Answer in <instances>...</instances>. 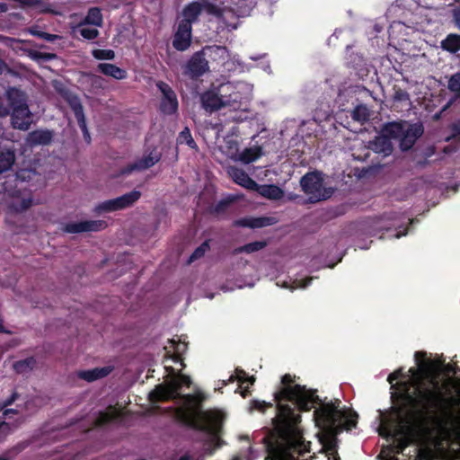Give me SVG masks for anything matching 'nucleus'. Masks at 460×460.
Segmentation results:
<instances>
[{"label":"nucleus","mask_w":460,"mask_h":460,"mask_svg":"<svg viewBox=\"0 0 460 460\" xmlns=\"http://www.w3.org/2000/svg\"><path fill=\"white\" fill-rule=\"evenodd\" d=\"M178 143L179 144H186L191 148L196 147V144L190 135L189 128H187L180 133V135L178 137Z\"/></svg>","instance_id":"nucleus-40"},{"label":"nucleus","mask_w":460,"mask_h":460,"mask_svg":"<svg viewBox=\"0 0 460 460\" xmlns=\"http://www.w3.org/2000/svg\"><path fill=\"white\" fill-rule=\"evenodd\" d=\"M8 114V109L0 102V117L6 116Z\"/></svg>","instance_id":"nucleus-50"},{"label":"nucleus","mask_w":460,"mask_h":460,"mask_svg":"<svg viewBox=\"0 0 460 460\" xmlns=\"http://www.w3.org/2000/svg\"><path fill=\"white\" fill-rule=\"evenodd\" d=\"M253 86L246 82H227L220 84V94L225 99L226 108L240 109L252 98Z\"/></svg>","instance_id":"nucleus-5"},{"label":"nucleus","mask_w":460,"mask_h":460,"mask_svg":"<svg viewBox=\"0 0 460 460\" xmlns=\"http://www.w3.org/2000/svg\"><path fill=\"white\" fill-rule=\"evenodd\" d=\"M35 364L33 358H26L24 360L18 361L14 364V368L17 372H26L28 369H31Z\"/></svg>","instance_id":"nucleus-41"},{"label":"nucleus","mask_w":460,"mask_h":460,"mask_svg":"<svg viewBox=\"0 0 460 460\" xmlns=\"http://www.w3.org/2000/svg\"><path fill=\"white\" fill-rule=\"evenodd\" d=\"M17 180L21 182L37 181L39 179V175L35 172V171L31 169H22L16 174Z\"/></svg>","instance_id":"nucleus-37"},{"label":"nucleus","mask_w":460,"mask_h":460,"mask_svg":"<svg viewBox=\"0 0 460 460\" xmlns=\"http://www.w3.org/2000/svg\"><path fill=\"white\" fill-rule=\"evenodd\" d=\"M301 187L311 202H316L331 197L332 190L323 186V179L319 172L305 174L300 181Z\"/></svg>","instance_id":"nucleus-8"},{"label":"nucleus","mask_w":460,"mask_h":460,"mask_svg":"<svg viewBox=\"0 0 460 460\" xmlns=\"http://www.w3.org/2000/svg\"><path fill=\"white\" fill-rule=\"evenodd\" d=\"M52 138L51 132L49 130H37L29 134L27 142L30 145H45Z\"/></svg>","instance_id":"nucleus-30"},{"label":"nucleus","mask_w":460,"mask_h":460,"mask_svg":"<svg viewBox=\"0 0 460 460\" xmlns=\"http://www.w3.org/2000/svg\"><path fill=\"white\" fill-rule=\"evenodd\" d=\"M11 413H13V410H6V411H4V414L5 416H8V415H9V414H11Z\"/></svg>","instance_id":"nucleus-56"},{"label":"nucleus","mask_w":460,"mask_h":460,"mask_svg":"<svg viewBox=\"0 0 460 460\" xmlns=\"http://www.w3.org/2000/svg\"><path fill=\"white\" fill-rule=\"evenodd\" d=\"M92 54L99 60H112L115 58V52L111 49H93Z\"/></svg>","instance_id":"nucleus-39"},{"label":"nucleus","mask_w":460,"mask_h":460,"mask_svg":"<svg viewBox=\"0 0 460 460\" xmlns=\"http://www.w3.org/2000/svg\"><path fill=\"white\" fill-rule=\"evenodd\" d=\"M282 387L276 393L278 413L274 419V429L278 435L276 443L268 446V460H307L309 443H305L297 427L300 415L288 405L292 402L300 411H309L318 404L315 391L300 385L290 375L281 380ZM232 460H252L248 456H235Z\"/></svg>","instance_id":"nucleus-3"},{"label":"nucleus","mask_w":460,"mask_h":460,"mask_svg":"<svg viewBox=\"0 0 460 460\" xmlns=\"http://www.w3.org/2000/svg\"><path fill=\"white\" fill-rule=\"evenodd\" d=\"M209 52V56L218 63H221L226 66L227 70H235L238 67L240 70H243L239 59L234 56L231 58L228 50L225 47L221 46H211L207 49Z\"/></svg>","instance_id":"nucleus-10"},{"label":"nucleus","mask_w":460,"mask_h":460,"mask_svg":"<svg viewBox=\"0 0 460 460\" xmlns=\"http://www.w3.org/2000/svg\"><path fill=\"white\" fill-rule=\"evenodd\" d=\"M85 23L81 22L78 25V32L80 35L86 40H93L99 35V31L96 28L86 27Z\"/></svg>","instance_id":"nucleus-36"},{"label":"nucleus","mask_w":460,"mask_h":460,"mask_svg":"<svg viewBox=\"0 0 460 460\" xmlns=\"http://www.w3.org/2000/svg\"><path fill=\"white\" fill-rule=\"evenodd\" d=\"M264 245H265V243H263V242H254V243L246 244L243 247H241L239 249V252H244L247 253H251V252H253L262 249L264 247Z\"/></svg>","instance_id":"nucleus-44"},{"label":"nucleus","mask_w":460,"mask_h":460,"mask_svg":"<svg viewBox=\"0 0 460 460\" xmlns=\"http://www.w3.org/2000/svg\"><path fill=\"white\" fill-rule=\"evenodd\" d=\"M191 41V25L189 22H181L175 32L172 46L180 51L186 50Z\"/></svg>","instance_id":"nucleus-14"},{"label":"nucleus","mask_w":460,"mask_h":460,"mask_svg":"<svg viewBox=\"0 0 460 460\" xmlns=\"http://www.w3.org/2000/svg\"><path fill=\"white\" fill-rule=\"evenodd\" d=\"M414 361L416 367L407 372L399 368L388 376L396 402L390 411H377L376 420L380 436L401 443H405L411 433L410 410L450 420L454 408L460 405V368L421 351L415 353Z\"/></svg>","instance_id":"nucleus-1"},{"label":"nucleus","mask_w":460,"mask_h":460,"mask_svg":"<svg viewBox=\"0 0 460 460\" xmlns=\"http://www.w3.org/2000/svg\"><path fill=\"white\" fill-rule=\"evenodd\" d=\"M140 196L141 193L138 190H133L116 199L105 200L98 204L95 207L94 211L101 214L124 209L132 206L137 200H138Z\"/></svg>","instance_id":"nucleus-9"},{"label":"nucleus","mask_w":460,"mask_h":460,"mask_svg":"<svg viewBox=\"0 0 460 460\" xmlns=\"http://www.w3.org/2000/svg\"><path fill=\"white\" fill-rule=\"evenodd\" d=\"M22 93L17 89H11L10 91H8V97L11 100L14 97H22Z\"/></svg>","instance_id":"nucleus-48"},{"label":"nucleus","mask_w":460,"mask_h":460,"mask_svg":"<svg viewBox=\"0 0 460 460\" xmlns=\"http://www.w3.org/2000/svg\"><path fill=\"white\" fill-rule=\"evenodd\" d=\"M209 246L208 243H202L196 251L192 253L190 257V261H194L198 258H200L204 255V253L208 250Z\"/></svg>","instance_id":"nucleus-46"},{"label":"nucleus","mask_w":460,"mask_h":460,"mask_svg":"<svg viewBox=\"0 0 460 460\" xmlns=\"http://www.w3.org/2000/svg\"><path fill=\"white\" fill-rule=\"evenodd\" d=\"M312 278H306V279H295V280H289V281H278L277 282V285L281 287V288H288L289 290H295V289H297V288H307L311 281H312Z\"/></svg>","instance_id":"nucleus-33"},{"label":"nucleus","mask_w":460,"mask_h":460,"mask_svg":"<svg viewBox=\"0 0 460 460\" xmlns=\"http://www.w3.org/2000/svg\"><path fill=\"white\" fill-rule=\"evenodd\" d=\"M208 67V62L204 58L203 55L196 53L186 65L185 74L191 77H197L205 73Z\"/></svg>","instance_id":"nucleus-18"},{"label":"nucleus","mask_w":460,"mask_h":460,"mask_svg":"<svg viewBox=\"0 0 460 460\" xmlns=\"http://www.w3.org/2000/svg\"><path fill=\"white\" fill-rule=\"evenodd\" d=\"M234 381L239 383V387L235 392L240 393L243 397H246L249 394V385H252L255 379L253 376L247 377L244 371L236 369L234 374L229 377L227 382Z\"/></svg>","instance_id":"nucleus-20"},{"label":"nucleus","mask_w":460,"mask_h":460,"mask_svg":"<svg viewBox=\"0 0 460 460\" xmlns=\"http://www.w3.org/2000/svg\"><path fill=\"white\" fill-rule=\"evenodd\" d=\"M157 87L162 93L161 110L165 114H172L178 109V101L172 88L164 82L157 83Z\"/></svg>","instance_id":"nucleus-12"},{"label":"nucleus","mask_w":460,"mask_h":460,"mask_svg":"<svg viewBox=\"0 0 460 460\" xmlns=\"http://www.w3.org/2000/svg\"><path fill=\"white\" fill-rule=\"evenodd\" d=\"M455 20H456L457 26L460 28V10L456 11Z\"/></svg>","instance_id":"nucleus-51"},{"label":"nucleus","mask_w":460,"mask_h":460,"mask_svg":"<svg viewBox=\"0 0 460 460\" xmlns=\"http://www.w3.org/2000/svg\"><path fill=\"white\" fill-rule=\"evenodd\" d=\"M68 102H69V104H70L72 110L75 112V116L78 121V124H79L81 129L84 132V137H88L89 135H88V131H87V128H86L83 107H82L78 98L75 96H69Z\"/></svg>","instance_id":"nucleus-24"},{"label":"nucleus","mask_w":460,"mask_h":460,"mask_svg":"<svg viewBox=\"0 0 460 460\" xmlns=\"http://www.w3.org/2000/svg\"><path fill=\"white\" fill-rule=\"evenodd\" d=\"M112 369L113 367L111 366H105L92 369L80 370L77 372L76 376L87 382H93L107 376Z\"/></svg>","instance_id":"nucleus-19"},{"label":"nucleus","mask_w":460,"mask_h":460,"mask_svg":"<svg viewBox=\"0 0 460 460\" xmlns=\"http://www.w3.org/2000/svg\"><path fill=\"white\" fill-rule=\"evenodd\" d=\"M237 224L243 226L257 228L270 225L271 219L268 217H247L239 220Z\"/></svg>","instance_id":"nucleus-32"},{"label":"nucleus","mask_w":460,"mask_h":460,"mask_svg":"<svg viewBox=\"0 0 460 460\" xmlns=\"http://www.w3.org/2000/svg\"><path fill=\"white\" fill-rule=\"evenodd\" d=\"M352 118L357 121L364 122L369 118V111L366 106L358 105L353 110Z\"/></svg>","instance_id":"nucleus-38"},{"label":"nucleus","mask_w":460,"mask_h":460,"mask_svg":"<svg viewBox=\"0 0 460 460\" xmlns=\"http://www.w3.org/2000/svg\"><path fill=\"white\" fill-rule=\"evenodd\" d=\"M98 70L105 75L111 76L117 80H123L128 76L126 70L110 63L99 64Z\"/></svg>","instance_id":"nucleus-25"},{"label":"nucleus","mask_w":460,"mask_h":460,"mask_svg":"<svg viewBox=\"0 0 460 460\" xmlns=\"http://www.w3.org/2000/svg\"><path fill=\"white\" fill-rule=\"evenodd\" d=\"M452 134L450 137H447V140H449L452 137H456L457 136H460V119L455 121L450 126Z\"/></svg>","instance_id":"nucleus-47"},{"label":"nucleus","mask_w":460,"mask_h":460,"mask_svg":"<svg viewBox=\"0 0 460 460\" xmlns=\"http://www.w3.org/2000/svg\"><path fill=\"white\" fill-rule=\"evenodd\" d=\"M220 150L228 158L236 161L239 154L238 142L234 137H226L224 140V144L220 146Z\"/></svg>","instance_id":"nucleus-29"},{"label":"nucleus","mask_w":460,"mask_h":460,"mask_svg":"<svg viewBox=\"0 0 460 460\" xmlns=\"http://www.w3.org/2000/svg\"><path fill=\"white\" fill-rule=\"evenodd\" d=\"M383 218L381 217H378V218H374V219H371L367 222V231L370 233V234H373V233H376L379 230H382L384 228V226H383Z\"/></svg>","instance_id":"nucleus-43"},{"label":"nucleus","mask_w":460,"mask_h":460,"mask_svg":"<svg viewBox=\"0 0 460 460\" xmlns=\"http://www.w3.org/2000/svg\"><path fill=\"white\" fill-rule=\"evenodd\" d=\"M83 23L93 25L95 27H102V14L99 8L93 7L89 9Z\"/></svg>","instance_id":"nucleus-31"},{"label":"nucleus","mask_w":460,"mask_h":460,"mask_svg":"<svg viewBox=\"0 0 460 460\" xmlns=\"http://www.w3.org/2000/svg\"><path fill=\"white\" fill-rule=\"evenodd\" d=\"M358 415L340 400L319 402L314 413L317 434L327 460H339L336 434L350 430L357 425Z\"/></svg>","instance_id":"nucleus-4"},{"label":"nucleus","mask_w":460,"mask_h":460,"mask_svg":"<svg viewBox=\"0 0 460 460\" xmlns=\"http://www.w3.org/2000/svg\"><path fill=\"white\" fill-rule=\"evenodd\" d=\"M31 204V194L28 192L15 194L13 197L10 208L20 212L28 208Z\"/></svg>","instance_id":"nucleus-28"},{"label":"nucleus","mask_w":460,"mask_h":460,"mask_svg":"<svg viewBox=\"0 0 460 460\" xmlns=\"http://www.w3.org/2000/svg\"><path fill=\"white\" fill-rule=\"evenodd\" d=\"M128 412L127 410L120 407L110 406L104 412L101 413L98 420V425H103L111 421L116 420L124 416Z\"/></svg>","instance_id":"nucleus-23"},{"label":"nucleus","mask_w":460,"mask_h":460,"mask_svg":"<svg viewBox=\"0 0 460 460\" xmlns=\"http://www.w3.org/2000/svg\"><path fill=\"white\" fill-rule=\"evenodd\" d=\"M14 163V154L10 150L0 153V173L11 168Z\"/></svg>","instance_id":"nucleus-35"},{"label":"nucleus","mask_w":460,"mask_h":460,"mask_svg":"<svg viewBox=\"0 0 460 460\" xmlns=\"http://www.w3.org/2000/svg\"><path fill=\"white\" fill-rule=\"evenodd\" d=\"M405 234H406V232L397 233L394 236H395V238H400L401 236L405 235Z\"/></svg>","instance_id":"nucleus-55"},{"label":"nucleus","mask_w":460,"mask_h":460,"mask_svg":"<svg viewBox=\"0 0 460 460\" xmlns=\"http://www.w3.org/2000/svg\"><path fill=\"white\" fill-rule=\"evenodd\" d=\"M226 384H227V382L223 381V382H222V386H223V385H226Z\"/></svg>","instance_id":"nucleus-57"},{"label":"nucleus","mask_w":460,"mask_h":460,"mask_svg":"<svg viewBox=\"0 0 460 460\" xmlns=\"http://www.w3.org/2000/svg\"><path fill=\"white\" fill-rule=\"evenodd\" d=\"M441 47L451 52L456 53L460 50V36L456 34H450L441 42Z\"/></svg>","instance_id":"nucleus-34"},{"label":"nucleus","mask_w":460,"mask_h":460,"mask_svg":"<svg viewBox=\"0 0 460 460\" xmlns=\"http://www.w3.org/2000/svg\"><path fill=\"white\" fill-rule=\"evenodd\" d=\"M5 69L4 62L0 59V74Z\"/></svg>","instance_id":"nucleus-53"},{"label":"nucleus","mask_w":460,"mask_h":460,"mask_svg":"<svg viewBox=\"0 0 460 460\" xmlns=\"http://www.w3.org/2000/svg\"><path fill=\"white\" fill-rule=\"evenodd\" d=\"M13 401H14V395H13L9 401L0 405V411L3 410L5 406L11 404Z\"/></svg>","instance_id":"nucleus-52"},{"label":"nucleus","mask_w":460,"mask_h":460,"mask_svg":"<svg viewBox=\"0 0 460 460\" xmlns=\"http://www.w3.org/2000/svg\"><path fill=\"white\" fill-rule=\"evenodd\" d=\"M162 140L160 137L146 139V151L141 158L123 170V173L146 170L157 164L162 157Z\"/></svg>","instance_id":"nucleus-7"},{"label":"nucleus","mask_w":460,"mask_h":460,"mask_svg":"<svg viewBox=\"0 0 460 460\" xmlns=\"http://www.w3.org/2000/svg\"><path fill=\"white\" fill-rule=\"evenodd\" d=\"M392 139H395V135L386 134L385 126L381 134L371 143L370 148L376 153L382 154L384 156L389 155L393 150Z\"/></svg>","instance_id":"nucleus-15"},{"label":"nucleus","mask_w":460,"mask_h":460,"mask_svg":"<svg viewBox=\"0 0 460 460\" xmlns=\"http://www.w3.org/2000/svg\"><path fill=\"white\" fill-rule=\"evenodd\" d=\"M31 114L26 104H21L13 108L12 123L14 128L26 130L31 123Z\"/></svg>","instance_id":"nucleus-17"},{"label":"nucleus","mask_w":460,"mask_h":460,"mask_svg":"<svg viewBox=\"0 0 460 460\" xmlns=\"http://www.w3.org/2000/svg\"><path fill=\"white\" fill-rule=\"evenodd\" d=\"M6 11V6L4 4H0V13L2 12H5Z\"/></svg>","instance_id":"nucleus-54"},{"label":"nucleus","mask_w":460,"mask_h":460,"mask_svg":"<svg viewBox=\"0 0 460 460\" xmlns=\"http://www.w3.org/2000/svg\"><path fill=\"white\" fill-rule=\"evenodd\" d=\"M386 134H394L395 139L399 140L402 150L410 149L418 137L423 133V127L420 123L411 124L409 122H392L385 125Z\"/></svg>","instance_id":"nucleus-6"},{"label":"nucleus","mask_w":460,"mask_h":460,"mask_svg":"<svg viewBox=\"0 0 460 460\" xmlns=\"http://www.w3.org/2000/svg\"><path fill=\"white\" fill-rule=\"evenodd\" d=\"M164 349L166 376L164 382L150 392L149 400L153 404L172 400L173 414L178 420L209 434L205 451L212 455L222 444L218 433L226 419V413L221 410L202 411L200 404L205 396L200 391H196L192 395L183 394L185 389L191 385L190 377L181 373L185 367L182 356L187 350V343L180 338H172L167 341Z\"/></svg>","instance_id":"nucleus-2"},{"label":"nucleus","mask_w":460,"mask_h":460,"mask_svg":"<svg viewBox=\"0 0 460 460\" xmlns=\"http://www.w3.org/2000/svg\"><path fill=\"white\" fill-rule=\"evenodd\" d=\"M107 223L103 220H86L68 223L64 226V231L71 234L83 232H95L104 229Z\"/></svg>","instance_id":"nucleus-13"},{"label":"nucleus","mask_w":460,"mask_h":460,"mask_svg":"<svg viewBox=\"0 0 460 460\" xmlns=\"http://www.w3.org/2000/svg\"><path fill=\"white\" fill-rule=\"evenodd\" d=\"M0 460H6V458H4V457H0Z\"/></svg>","instance_id":"nucleus-58"},{"label":"nucleus","mask_w":460,"mask_h":460,"mask_svg":"<svg viewBox=\"0 0 460 460\" xmlns=\"http://www.w3.org/2000/svg\"><path fill=\"white\" fill-rule=\"evenodd\" d=\"M9 430L10 427L8 422L4 421L0 423V437L9 432Z\"/></svg>","instance_id":"nucleus-49"},{"label":"nucleus","mask_w":460,"mask_h":460,"mask_svg":"<svg viewBox=\"0 0 460 460\" xmlns=\"http://www.w3.org/2000/svg\"><path fill=\"white\" fill-rule=\"evenodd\" d=\"M217 13H211L216 16L219 22L222 23L226 28L229 30H234L237 28V16L234 12L231 9H219L217 8Z\"/></svg>","instance_id":"nucleus-22"},{"label":"nucleus","mask_w":460,"mask_h":460,"mask_svg":"<svg viewBox=\"0 0 460 460\" xmlns=\"http://www.w3.org/2000/svg\"><path fill=\"white\" fill-rule=\"evenodd\" d=\"M225 98L220 94V86L217 90L206 92L202 97V106L206 111H214L222 108H226Z\"/></svg>","instance_id":"nucleus-16"},{"label":"nucleus","mask_w":460,"mask_h":460,"mask_svg":"<svg viewBox=\"0 0 460 460\" xmlns=\"http://www.w3.org/2000/svg\"><path fill=\"white\" fill-rule=\"evenodd\" d=\"M271 406V404L265 402L264 401L254 400L250 402V411L253 410H258L260 411H264L266 408Z\"/></svg>","instance_id":"nucleus-45"},{"label":"nucleus","mask_w":460,"mask_h":460,"mask_svg":"<svg viewBox=\"0 0 460 460\" xmlns=\"http://www.w3.org/2000/svg\"><path fill=\"white\" fill-rule=\"evenodd\" d=\"M262 155L261 148L259 146H253L239 152L237 161L243 164H250L256 161Z\"/></svg>","instance_id":"nucleus-27"},{"label":"nucleus","mask_w":460,"mask_h":460,"mask_svg":"<svg viewBox=\"0 0 460 460\" xmlns=\"http://www.w3.org/2000/svg\"><path fill=\"white\" fill-rule=\"evenodd\" d=\"M449 89L460 97V72L451 76L448 82Z\"/></svg>","instance_id":"nucleus-42"},{"label":"nucleus","mask_w":460,"mask_h":460,"mask_svg":"<svg viewBox=\"0 0 460 460\" xmlns=\"http://www.w3.org/2000/svg\"><path fill=\"white\" fill-rule=\"evenodd\" d=\"M254 190L258 191L262 197L271 200H279L284 196L283 190L276 185L257 184V188Z\"/></svg>","instance_id":"nucleus-26"},{"label":"nucleus","mask_w":460,"mask_h":460,"mask_svg":"<svg viewBox=\"0 0 460 460\" xmlns=\"http://www.w3.org/2000/svg\"><path fill=\"white\" fill-rule=\"evenodd\" d=\"M202 12L211 15V13H217L218 10L217 6L207 1L193 2L183 9L184 21L181 22H189L190 24Z\"/></svg>","instance_id":"nucleus-11"},{"label":"nucleus","mask_w":460,"mask_h":460,"mask_svg":"<svg viewBox=\"0 0 460 460\" xmlns=\"http://www.w3.org/2000/svg\"><path fill=\"white\" fill-rule=\"evenodd\" d=\"M228 173L238 185L252 190L257 188V183L243 170L232 167L229 169Z\"/></svg>","instance_id":"nucleus-21"}]
</instances>
